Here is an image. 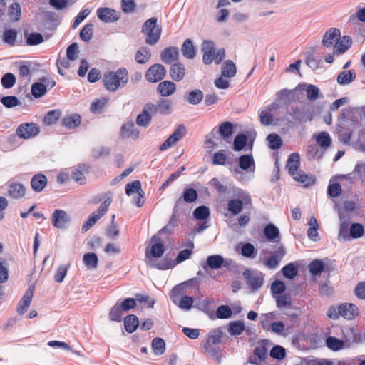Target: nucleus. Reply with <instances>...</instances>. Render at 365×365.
<instances>
[{
    "label": "nucleus",
    "mask_w": 365,
    "mask_h": 365,
    "mask_svg": "<svg viewBox=\"0 0 365 365\" xmlns=\"http://www.w3.org/2000/svg\"><path fill=\"white\" fill-rule=\"evenodd\" d=\"M243 274L247 279V283L253 290H257L262 286L263 278L259 274H252L247 270Z\"/></svg>",
    "instance_id": "nucleus-17"
},
{
    "label": "nucleus",
    "mask_w": 365,
    "mask_h": 365,
    "mask_svg": "<svg viewBox=\"0 0 365 365\" xmlns=\"http://www.w3.org/2000/svg\"><path fill=\"white\" fill-rule=\"evenodd\" d=\"M149 265L152 266L153 267H155L158 269L165 270L169 269L173 267H174L176 265V263L174 262V261L170 258L165 257L158 263H155L152 260H150L148 262Z\"/></svg>",
    "instance_id": "nucleus-34"
},
{
    "label": "nucleus",
    "mask_w": 365,
    "mask_h": 365,
    "mask_svg": "<svg viewBox=\"0 0 365 365\" xmlns=\"http://www.w3.org/2000/svg\"><path fill=\"white\" fill-rule=\"evenodd\" d=\"M93 26L91 24L85 25L80 31V38L84 41H89L93 36Z\"/></svg>",
    "instance_id": "nucleus-53"
},
{
    "label": "nucleus",
    "mask_w": 365,
    "mask_h": 365,
    "mask_svg": "<svg viewBox=\"0 0 365 365\" xmlns=\"http://www.w3.org/2000/svg\"><path fill=\"white\" fill-rule=\"evenodd\" d=\"M237 68L231 60L226 61L222 66V76L226 78H232L235 76Z\"/></svg>",
    "instance_id": "nucleus-38"
},
{
    "label": "nucleus",
    "mask_w": 365,
    "mask_h": 365,
    "mask_svg": "<svg viewBox=\"0 0 365 365\" xmlns=\"http://www.w3.org/2000/svg\"><path fill=\"white\" fill-rule=\"evenodd\" d=\"M83 262L88 269H96L98 267V258L96 253L88 252L83 255Z\"/></svg>",
    "instance_id": "nucleus-36"
},
{
    "label": "nucleus",
    "mask_w": 365,
    "mask_h": 365,
    "mask_svg": "<svg viewBox=\"0 0 365 365\" xmlns=\"http://www.w3.org/2000/svg\"><path fill=\"white\" fill-rule=\"evenodd\" d=\"M197 192L193 188H187L182 193V199L187 203H192L197 199Z\"/></svg>",
    "instance_id": "nucleus-56"
},
{
    "label": "nucleus",
    "mask_w": 365,
    "mask_h": 365,
    "mask_svg": "<svg viewBox=\"0 0 365 365\" xmlns=\"http://www.w3.org/2000/svg\"><path fill=\"white\" fill-rule=\"evenodd\" d=\"M139 325V321L136 316L133 314L128 315L124 319L125 329L128 333H133Z\"/></svg>",
    "instance_id": "nucleus-35"
},
{
    "label": "nucleus",
    "mask_w": 365,
    "mask_h": 365,
    "mask_svg": "<svg viewBox=\"0 0 365 365\" xmlns=\"http://www.w3.org/2000/svg\"><path fill=\"white\" fill-rule=\"evenodd\" d=\"M352 39L349 36H344L342 38H339L336 42L334 46V53H344L351 46Z\"/></svg>",
    "instance_id": "nucleus-25"
},
{
    "label": "nucleus",
    "mask_w": 365,
    "mask_h": 365,
    "mask_svg": "<svg viewBox=\"0 0 365 365\" xmlns=\"http://www.w3.org/2000/svg\"><path fill=\"white\" fill-rule=\"evenodd\" d=\"M267 354V349L263 344H258L252 354L249 357V362L255 364L260 365L262 362L264 361Z\"/></svg>",
    "instance_id": "nucleus-9"
},
{
    "label": "nucleus",
    "mask_w": 365,
    "mask_h": 365,
    "mask_svg": "<svg viewBox=\"0 0 365 365\" xmlns=\"http://www.w3.org/2000/svg\"><path fill=\"white\" fill-rule=\"evenodd\" d=\"M185 126L184 125H179L175 131L160 145V150L163 151L173 146L185 135Z\"/></svg>",
    "instance_id": "nucleus-5"
},
{
    "label": "nucleus",
    "mask_w": 365,
    "mask_h": 365,
    "mask_svg": "<svg viewBox=\"0 0 365 365\" xmlns=\"http://www.w3.org/2000/svg\"><path fill=\"white\" fill-rule=\"evenodd\" d=\"M297 90H289L287 88L282 89L277 92L276 96L279 101H284V103H291L296 101L295 92Z\"/></svg>",
    "instance_id": "nucleus-28"
},
{
    "label": "nucleus",
    "mask_w": 365,
    "mask_h": 365,
    "mask_svg": "<svg viewBox=\"0 0 365 365\" xmlns=\"http://www.w3.org/2000/svg\"><path fill=\"white\" fill-rule=\"evenodd\" d=\"M98 17L104 22H114L119 19V13L110 8H99L97 10Z\"/></svg>",
    "instance_id": "nucleus-11"
},
{
    "label": "nucleus",
    "mask_w": 365,
    "mask_h": 365,
    "mask_svg": "<svg viewBox=\"0 0 365 365\" xmlns=\"http://www.w3.org/2000/svg\"><path fill=\"white\" fill-rule=\"evenodd\" d=\"M356 77V72L354 70L344 71L339 74L337 83L339 85H348L351 83Z\"/></svg>",
    "instance_id": "nucleus-29"
},
{
    "label": "nucleus",
    "mask_w": 365,
    "mask_h": 365,
    "mask_svg": "<svg viewBox=\"0 0 365 365\" xmlns=\"http://www.w3.org/2000/svg\"><path fill=\"white\" fill-rule=\"evenodd\" d=\"M193 248H194V244H193V242H191L190 243V248L181 250L178 253V255L175 259V261H174V262L176 263V264H180V263L184 262L185 260L189 259L193 252Z\"/></svg>",
    "instance_id": "nucleus-45"
},
{
    "label": "nucleus",
    "mask_w": 365,
    "mask_h": 365,
    "mask_svg": "<svg viewBox=\"0 0 365 365\" xmlns=\"http://www.w3.org/2000/svg\"><path fill=\"white\" fill-rule=\"evenodd\" d=\"M286 251L282 245H280L276 250H274L271 256L265 260L264 264L269 269H276L279 262L285 256Z\"/></svg>",
    "instance_id": "nucleus-7"
},
{
    "label": "nucleus",
    "mask_w": 365,
    "mask_h": 365,
    "mask_svg": "<svg viewBox=\"0 0 365 365\" xmlns=\"http://www.w3.org/2000/svg\"><path fill=\"white\" fill-rule=\"evenodd\" d=\"M61 115L60 110H51L45 115L43 123L46 125H53L60 118Z\"/></svg>",
    "instance_id": "nucleus-47"
},
{
    "label": "nucleus",
    "mask_w": 365,
    "mask_h": 365,
    "mask_svg": "<svg viewBox=\"0 0 365 365\" xmlns=\"http://www.w3.org/2000/svg\"><path fill=\"white\" fill-rule=\"evenodd\" d=\"M176 91V85L170 81H164L160 82L158 87V93L164 97L170 96Z\"/></svg>",
    "instance_id": "nucleus-20"
},
{
    "label": "nucleus",
    "mask_w": 365,
    "mask_h": 365,
    "mask_svg": "<svg viewBox=\"0 0 365 365\" xmlns=\"http://www.w3.org/2000/svg\"><path fill=\"white\" fill-rule=\"evenodd\" d=\"M325 264L322 259H314L309 264V270L313 276H317L324 272Z\"/></svg>",
    "instance_id": "nucleus-37"
},
{
    "label": "nucleus",
    "mask_w": 365,
    "mask_h": 365,
    "mask_svg": "<svg viewBox=\"0 0 365 365\" xmlns=\"http://www.w3.org/2000/svg\"><path fill=\"white\" fill-rule=\"evenodd\" d=\"M181 52L184 57L187 59H193L195 56V50L190 39H186L182 43Z\"/></svg>",
    "instance_id": "nucleus-32"
},
{
    "label": "nucleus",
    "mask_w": 365,
    "mask_h": 365,
    "mask_svg": "<svg viewBox=\"0 0 365 365\" xmlns=\"http://www.w3.org/2000/svg\"><path fill=\"white\" fill-rule=\"evenodd\" d=\"M43 41V36L36 32L31 33L26 38V43L29 46H36Z\"/></svg>",
    "instance_id": "nucleus-63"
},
{
    "label": "nucleus",
    "mask_w": 365,
    "mask_h": 365,
    "mask_svg": "<svg viewBox=\"0 0 365 365\" xmlns=\"http://www.w3.org/2000/svg\"><path fill=\"white\" fill-rule=\"evenodd\" d=\"M294 121L297 123H302L310 121L312 119V115L304 111H302L299 107H292L289 111Z\"/></svg>",
    "instance_id": "nucleus-19"
},
{
    "label": "nucleus",
    "mask_w": 365,
    "mask_h": 365,
    "mask_svg": "<svg viewBox=\"0 0 365 365\" xmlns=\"http://www.w3.org/2000/svg\"><path fill=\"white\" fill-rule=\"evenodd\" d=\"M340 316L347 319H353L359 314V309L354 304L344 303L339 307Z\"/></svg>",
    "instance_id": "nucleus-12"
},
{
    "label": "nucleus",
    "mask_w": 365,
    "mask_h": 365,
    "mask_svg": "<svg viewBox=\"0 0 365 365\" xmlns=\"http://www.w3.org/2000/svg\"><path fill=\"white\" fill-rule=\"evenodd\" d=\"M210 214L209 208L205 205L197 207L193 212V216L197 220H205Z\"/></svg>",
    "instance_id": "nucleus-51"
},
{
    "label": "nucleus",
    "mask_w": 365,
    "mask_h": 365,
    "mask_svg": "<svg viewBox=\"0 0 365 365\" xmlns=\"http://www.w3.org/2000/svg\"><path fill=\"white\" fill-rule=\"evenodd\" d=\"M34 294V287L31 286L26 290L23 297L19 301L16 311L19 314H24L28 309L31 304V299Z\"/></svg>",
    "instance_id": "nucleus-13"
},
{
    "label": "nucleus",
    "mask_w": 365,
    "mask_h": 365,
    "mask_svg": "<svg viewBox=\"0 0 365 365\" xmlns=\"http://www.w3.org/2000/svg\"><path fill=\"white\" fill-rule=\"evenodd\" d=\"M364 232V226L359 223H354L350 227V235L352 238L357 239L363 236Z\"/></svg>",
    "instance_id": "nucleus-61"
},
{
    "label": "nucleus",
    "mask_w": 365,
    "mask_h": 365,
    "mask_svg": "<svg viewBox=\"0 0 365 365\" xmlns=\"http://www.w3.org/2000/svg\"><path fill=\"white\" fill-rule=\"evenodd\" d=\"M269 148L272 150H278L282 145L281 137L276 133H271L267 136Z\"/></svg>",
    "instance_id": "nucleus-42"
},
{
    "label": "nucleus",
    "mask_w": 365,
    "mask_h": 365,
    "mask_svg": "<svg viewBox=\"0 0 365 365\" xmlns=\"http://www.w3.org/2000/svg\"><path fill=\"white\" fill-rule=\"evenodd\" d=\"M227 330L230 335L237 336L245 330V326L242 321H233L229 323Z\"/></svg>",
    "instance_id": "nucleus-33"
},
{
    "label": "nucleus",
    "mask_w": 365,
    "mask_h": 365,
    "mask_svg": "<svg viewBox=\"0 0 365 365\" xmlns=\"http://www.w3.org/2000/svg\"><path fill=\"white\" fill-rule=\"evenodd\" d=\"M47 184V178L43 174H37L33 176L31 180V188L37 192H41Z\"/></svg>",
    "instance_id": "nucleus-26"
},
{
    "label": "nucleus",
    "mask_w": 365,
    "mask_h": 365,
    "mask_svg": "<svg viewBox=\"0 0 365 365\" xmlns=\"http://www.w3.org/2000/svg\"><path fill=\"white\" fill-rule=\"evenodd\" d=\"M152 347L156 354H163L165 349V341L160 338H155L152 342Z\"/></svg>",
    "instance_id": "nucleus-57"
},
{
    "label": "nucleus",
    "mask_w": 365,
    "mask_h": 365,
    "mask_svg": "<svg viewBox=\"0 0 365 365\" xmlns=\"http://www.w3.org/2000/svg\"><path fill=\"white\" fill-rule=\"evenodd\" d=\"M224 263V258L220 255H210L207 258L206 266L212 269L221 268Z\"/></svg>",
    "instance_id": "nucleus-31"
},
{
    "label": "nucleus",
    "mask_w": 365,
    "mask_h": 365,
    "mask_svg": "<svg viewBox=\"0 0 365 365\" xmlns=\"http://www.w3.org/2000/svg\"><path fill=\"white\" fill-rule=\"evenodd\" d=\"M51 221L55 227L66 229L71 222V217L67 212L57 209L52 214Z\"/></svg>",
    "instance_id": "nucleus-3"
},
{
    "label": "nucleus",
    "mask_w": 365,
    "mask_h": 365,
    "mask_svg": "<svg viewBox=\"0 0 365 365\" xmlns=\"http://www.w3.org/2000/svg\"><path fill=\"white\" fill-rule=\"evenodd\" d=\"M81 118L77 114L65 116L62 120L63 125L69 129L76 128L81 124Z\"/></svg>",
    "instance_id": "nucleus-30"
},
{
    "label": "nucleus",
    "mask_w": 365,
    "mask_h": 365,
    "mask_svg": "<svg viewBox=\"0 0 365 365\" xmlns=\"http://www.w3.org/2000/svg\"><path fill=\"white\" fill-rule=\"evenodd\" d=\"M216 316L219 319H228L232 316V310L227 305H221L217 309Z\"/></svg>",
    "instance_id": "nucleus-64"
},
{
    "label": "nucleus",
    "mask_w": 365,
    "mask_h": 365,
    "mask_svg": "<svg viewBox=\"0 0 365 365\" xmlns=\"http://www.w3.org/2000/svg\"><path fill=\"white\" fill-rule=\"evenodd\" d=\"M219 133L223 138L232 136L233 133V124L230 122H224L219 126Z\"/></svg>",
    "instance_id": "nucleus-48"
},
{
    "label": "nucleus",
    "mask_w": 365,
    "mask_h": 365,
    "mask_svg": "<svg viewBox=\"0 0 365 365\" xmlns=\"http://www.w3.org/2000/svg\"><path fill=\"white\" fill-rule=\"evenodd\" d=\"M150 57V49L147 46H142L137 51L135 55V60L139 64H145L149 61Z\"/></svg>",
    "instance_id": "nucleus-27"
},
{
    "label": "nucleus",
    "mask_w": 365,
    "mask_h": 365,
    "mask_svg": "<svg viewBox=\"0 0 365 365\" xmlns=\"http://www.w3.org/2000/svg\"><path fill=\"white\" fill-rule=\"evenodd\" d=\"M283 275L288 279H293L298 274L297 267L293 263H289L282 269Z\"/></svg>",
    "instance_id": "nucleus-58"
},
{
    "label": "nucleus",
    "mask_w": 365,
    "mask_h": 365,
    "mask_svg": "<svg viewBox=\"0 0 365 365\" xmlns=\"http://www.w3.org/2000/svg\"><path fill=\"white\" fill-rule=\"evenodd\" d=\"M317 144L322 148H328L331 143V138L327 132H321L316 136Z\"/></svg>",
    "instance_id": "nucleus-41"
},
{
    "label": "nucleus",
    "mask_w": 365,
    "mask_h": 365,
    "mask_svg": "<svg viewBox=\"0 0 365 365\" xmlns=\"http://www.w3.org/2000/svg\"><path fill=\"white\" fill-rule=\"evenodd\" d=\"M123 310L120 306V302H118L110 309L109 315L112 321L120 322L122 319V312Z\"/></svg>",
    "instance_id": "nucleus-55"
},
{
    "label": "nucleus",
    "mask_w": 365,
    "mask_h": 365,
    "mask_svg": "<svg viewBox=\"0 0 365 365\" xmlns=\"http://www.w3.org/2000/svg\"><path fill=\"white\" fill-rule=\"evenodd\" d=\"M238 196L242 200L232 199L227 201V210L231 212L232 215H238L243 209V204L251 205V198L245 192L240 190L238 192Z\"/></svg>",
    "instance_id": "nucleus-2"
},
{
    "label": "nucleus",
    "mask_w": 365,
    "mask_h": 365,
    "mask_svg": "<svg viewBox=\"0 0 365 365\" xmlns=\"http://www.w3.org/2000/svg\"><path fill=\"white\" fill-rule=\"evenodd\" d=\"M179 51L177 47L170 46L165 48L160 54V59L163 62L170 64L178 59Z\"/></svg>",
    "instance_id": "nucleus-16"
},
{
    "label": "nucleus",
    "mask_w": 365,
    "mask_h": 365,
    "mask_svg": "<svg viewBox=\"0 0 365 365\" xmlns=\"http://www.w3.org/2000/svg\"><path fill=\"white\" fill-rule=\"evenodd\" d=\"M166 74L165 67L159 63L151 66L146 71L145 78L151 83H156L161 81Z\"/></svg>",
    "instance_id": "nucleus-4"
},
{
    "label": "nucleus",
    "mask_w": 365,
    "mask_h": 365,
    "mask_svg": "<svg viewBox=\"0 0 365 365\" xmlns=\"http://www.w3.org/2000/svg\"><path fill=\"white\" fill-rule=\"evenodd\" d=\"M292 178L294 180L302 183L304 187H308L316 182V177L314 175H307L302 170H299Z\"/></svg>",
    "instance_id": "nucleus-24"
},
{
    "label": "nucleus",
    "mask_w": 365,
    "mask_h": 365,
    "mask_svg": "<svg viewBox=\"0 0 365 365\" xmlns=\"http://www.w3.org/2000/svg\"><path fill=\"white\" fill-rule=\"evenodd\" d=\"M46 93V87L41 83H34L31 86V93L35 98H40Z\"/></svg>",
    "instance_id": "nucleus-59"
},
{
    "label": "nucleus",
    "mask_w": 365,
    "mask_h": 365,
    "mask_svg": "<svg viewBox=\"0 0 365 365\" xmlns=\"http://www.w3.org/2000/svg\"><path fill=\"white\" fill-rule=\"evenodd\" d=\"M158 113L163 115H168L171 113L172 104L168 99H160L157 103Z\"/></svg>",
    "instance_id": "nucleus-46"
},
{
    "label": "nucleus",
    "mask_w": 365,
    "mask_h": 365,
    "mask_svg": "<svg viewBox=\"0 0 365 365\" xmlns=\"http://www.w3.org/2000/svg\"><path fill=\"white\" fill-rule=\"evenodd\" d=\"M103 81L107 90L115 91L119 88L124 87L128 83V73L125 68H120L115 73H106Z\"/></svg>",
    "instance_id": "nucleus-1"
},
{
    "label": "nucleus",
    "mask_w": 365,
    "mask_h": 365,
    "mask_svg": "<svg viewBox=\"0 0 365 365\" xmlns=\"http://www.w3.org/2000/svg\"><path fill=\"white\" fill-rule=\"evenodd\" d=\"M125 193L130 196L134 193H138L141 197H143L144 192L141 190V184L139 180L133 181L125 186Z\"/></svg>",
    "instance_id": "nucleus-40"
},
{
    "label": "nucleus",
    "mask_w": 365,
    "mask_h": 365,
    "mask_svg": "<svg viewBox=\"0 0 365 365\" xmlns=\"http://www.w3.org/2000/svg\"><path fill=\"white\" fill-rule=\"evenodd\" d=\"M120 135L123 138L136 139L139 136V131L133 122H128L121 128Z\"/></svg>",
    "instance_id": "nucleus-23"
},
{
    "label": "nucleus",
    "mask_w": 365,
    "mask_h": 365,
    "mask_svg": "<svg viewBox=\"0 0 365 365\" xmlns=\"http://www.w3.org/2000/svg\"><path fill=\"white\" fill-rule=\"evenodd\" d=\"M21 10L19 3L14 2L11 4L8 10V16L13 21H18L21 17Z\"/></svg>",
    "instance_id": "nucleus-43"
},
{
    "label": "nucleus",
    "mask_w": 365,
    "mask_h": 365,
    "mask_svg": "<svg viewBox=\"0 0 365 365\" xmlns=\"http://www.w3.org/2000/svg\"><path fill=\"white\" fill-rule=\"evenodd\" d=\"M305 88L307 92V98L310 101H316L318 98H323V95L321 93L320 90L318 87L312 84H301L298 85L295 90H301Z\"/></svg>",
    "instance_id": "nucleus-14"
},
{
    "label": "nucleus",
    "mask_w": 365,
    "mask_h": 365,
    "mask_svg": "<svg viewBox=\"0 0 365 365\" xmlns=\"http://www.w3.org/2000/svg\"><path fill=\"white\" fill-rule=\"evenodd\" d=\"M170 76L175 81H180L185 76V66L180 63H173L170 68Z\"/></svg>",
    "instance_id": "nucleus-21"
},
{
    "label": "nucleus",
    "mask_w": 365,
    "mask_h": 365,
    "mask_svg": "<svg viewBox=\"0 0 365 365\" xmlns=\"http://www.w3.org/2000/svg\"><path fill=\"white\" fill-rule=\"evenodd\" d=\"M269 355L273 359L282 360L286 356V351L285 349L283 348L282 346L277 345L272 347V349L270 351Z\"/></svg>",
    "instance_id": "nucleus-60"
},
{
    "label": "nucleus",
    "mask_w": 365,
    "mask_h": 365,
    "mask_svg": "<svg viewBox=\"0 0 365 365\" xmlns=\"http://www.w3.org/2000/svg\"><path fill=\"white\" fill-rule=\"evenodd\" d=\"M161 31V27L158 26L153 30L149 31L148 33L145 34L147 36L145 42L149 45L156 44L160 38Z\"/></svg>",
    "instance_id": "nucleus-39"
},
{
    "label": "nucleus",
    "mask_w": 365,
    "mask_h": 365,
    "mask_svg": "<svg viewBox=\"0 0 365 365\" xmlns=\"http://www.w3.org/2000/svg\"><path fill=\"white\" fill-rule=\"evenodd\" d=\"M227 155L225 150H221L213 154L212 164L214 165H225L227 162Z\"/></svg>",
    "instance_id": "nucleus-52"
},
{
    "label": "nucleus",
    "mask_w": 365,
    "mask_h": 365,
    "mask_svg": "<svg viewBox=\"0 0 365 365\" xmlns=\"http://www.w3.org/2000/svg\"><path fill=\"white\" fill-rule=\"evenodd\" d=\"M254 165V160L250 155H243L239 158V166L242 170H247Z\"/></svg>",
    "instance_id": "nucleus-62"
},
{
    "label": "nucleus",
    "mask_w": 365,
    "mask_h": 365,
    "mask_svg": "<svg viewBox=\"0 0 365 365\" xmlns=\"http://www.w3.org/2000/svg\"><path fill=\"white\" fill-rule=\"evenodd\" d=\"M328 348L333 351H339L344 347V341L334 336H329L326 339Z\"/></svg>",
    "instance_id": "nucleus-49"
},
{
    "label": "nucleus",
    "mask_w": 365,
    "mask_h": 365,
    "mask_svg": "<svg viewBox=\"0 0 365 365\" xmlns=\"http://www.w3.org/2000/svg\"><path fill=\"white\" fill-rule=\"evenodd\" d=\"M38 133L39 128L34 123L21 124L16 130L17 135L24 139L34 138Z\"/></svg>",
    "instance_id": "nucleus-6"
},
{
    "label": "nucleus",
    "mask_w": 365,
    "mask_h": 365,
    "mask_svg": "<svg viewBox=\"0 0 365 365\" xmlns=\"http://www.w3.org/2000/svg\"><path fill=\"white\" fill-rule=\"evenodd\" d=\"M151 120V115L148 113L147 110H143V112L137 116V125L143 127H147Z\"/></svg>",
    "instance_id": "nucleus-54"
},
{
    "label": "nucleus",
    "mask_w": 365,
    "mask_h": 365,
    "mask_svg": "<svg viewBox=\"0 0 365 365\" xmlns=\"http://www.w3.org/2000/svg\"><path fill=\"white\" fill-rule=\"evenodd\" d=\"M341 32L339 29L336 28L329 29L323 36L322 41V45L326 48H331L334 46V44L339 39Z\"/></svg>",
    "instance_id": "nucleus-10"
},
{
    "label": "nucleus",
    "mask_w": 365,
    "mask_h": 365,
    "mask_svg": "<svg viewBox=\"0 0 365 365\" xmlns=\"http://www.w3.org/2000/svg\"><path fill=\"white\" fill-rule=\"evenodd\" d=\"M150 242L153 245L150 248V255L153 257H161L165 252L164 245L161 242V238L158 235H153L150 238Z\"/></svg>",
    "instance_id": "nucleus-18"
},
{
    "label": "nucleus",
    "mask_w": 365,
    "mask_h": 365,
    "mask_svg": "<svg viewBox=\"0 0 365 365\" xmlns=\"http://www.w3.org/2000/svg\"><path fill=\"white\" fill-rule=\"evenodd\" d=\"M203 99V93L200 89L191 91L188 95L187 100L192 105H197Z\"/></svg>",
    "instance_id": "nucleus-44"
},
{
    "label": "nucleus",
    "mask_w": 365,
    "mask_h": 365,
    "mask_svg": "<svg viewBox=\"0 0 365 365\" xmlns=\"http://www.w3.org/2000/svg\"><path fill=\"white\" fill-rule=\"evenodd\" d=\"M17 32L14 29H8L4 32L3 41L9 46H14L16 41Z\"/></svg>",
    "instance_id": "nucleus-50"
},
{
    "label": "nucleus",
    "mask_w": 365,
    "mask_h": 365,
    "mask_svg": "<svg viewBox=\"0 0 365 365\" xmlns=\"http://www.w3.org/2000/svg\"><path fill=\"white\" fill-rule=\"evenodd\" d=\"M300 165V156L297 153H294L290 155L287 160L286 168L288 170L289 174L293 177L298 172H299Z\"/></svg>",
    "instance_id": "nucleus-15"
},
{
    "label": "nucleus",
    "mask_w": 365,
    "mask_h": 365,
    "mask_svg": "<svg viewBox=\"0 0 365 365\" xmlns=\"http://www.w3.org/2000/svg\"><path fill=\"white\" fill-rule=\"evenodd\" d=\"M26 192V187L17 182L9 181L8 183V195L15 200L23 198Z\"/></svg>",
    "instance_id": "nucleus-8"
},
{
    "label": "nucleus",
    "mask_w": 365,
    "mask_h": 365,
    "mask_svg": "<svg viewBox=\"0 0 365 365\" xmlns=\"http://www.w3.org/2000/svg\"><path fill=\"white\" fill-rule=\"evenodd\" d=\"M264 235L271 242H278L280 240V232L278 227L272 223L268 224L264 229Z\"/></svg>",
    "instance_id": "nucleus-22"
}]
</instances>
